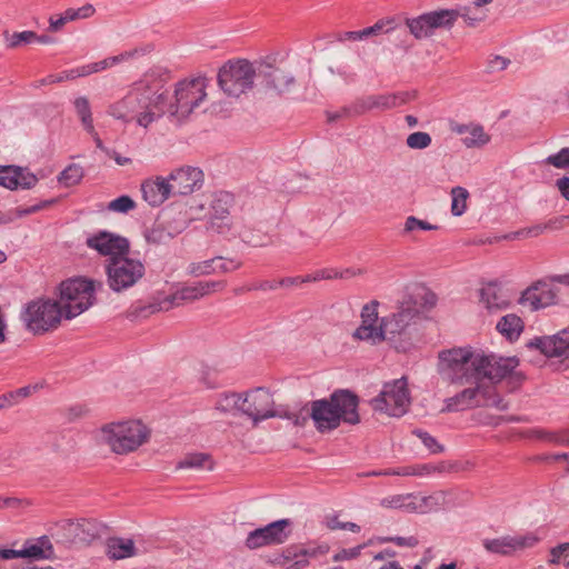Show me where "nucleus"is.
<instances>
[{"instance_id": "c85d7f7f", "label": "nucleus", "mask_w": 569, "mask_h": 569, "mask_svg": "<svg viewBox=\"0 0 569 569\" xmlns=\"http://www.w3.org/2000/svg\"><path fill=\"white\" fill-rule=\"evenodd\" d=\"M450 129L452 132L462 136L461 142L468 149H481L491 140L490 134L479 123H452Z\"/></svg>"}, {"instance_id": "9b49d317", "label": "nucleus", "mask_w": 569, "mask_h": 569, "mask_svg": "<svg viewBox=\"0 0 569 569\" xmlns=\"http://www.w3.org/2000/svg\"><path fill=\"white\" fill-rule=\"evenodd\" d=\"M370 405L375 411L390 417H402L410 405L406 380L401 378L385 383L380 393L371 399Z\"/></svg>"}, {"instance_id": "a19ab883", "label": "nucleus", "mask_w": 569, "mask_h": 569, "mask_svg": "<svg viewBox=\"0 0 569 569\" xmlns=\"http://www.w3.org/2000/svg\"><path fill=\"white\" fill-rule=\"evenodd\" d=\"M242 400V393H224L220 396L216 403V409L223 413H237L240 412Z\"/></svg>"}, {"instance_id": "2eb2a0df", "label": "nucleus", "mask_w": 569, "mask_h": 569, "mask_svg": "<svg viewBox=\"0 0 569 569\" xmlns=\"http://www.w3.org/2000/svg\"><path fill=\"white\" fill-rule=\"evenodd\" d=\"M453 13L447 9H440L422 13L416 18L406 19L409 32L417 39H426L433 34L437 29H450L452 27Z\"/></svg>"}, {"instance_id": "5701e85b", "label": "nucleus", "mask_w": 569, "mask_h": 569, "mask_svg": "<svg viewBox=\"0 0 569 569\" xmlns=\"http://www.w3.org/2000/svg\"><path fill=\"white\" fill-rule=\"evenodd\" d=\"M258 78H262L267 89L279 94L289 92L296 82L292 73L263 61L258 62Z\"/></svg>"}, {"instance_id": "37998d69", "label": "nucleus", "mask_w": 569, "mask_h": 569, "mask_svg": "<svg viewBox=\"0 0 569 569\" xmlns=\"http://www.w3.org/2000/svg\"><path fill=\"white\" fill-rule=\"evenodd\" d=\"M84 171L80 164H69L59 176V182L66 187H71L81 181Z\"/></svg>"}, {"instance_id": "bb28decb", "label": "nucleus", "mask_w": 569, "mask_h": 569, "mask_svg": "<svg viewBox=\"0 0 569 569\" xmlns=\"http://www.w3.org/2000/svg\"><path fill=\"white\" fill-rule=\"evenodd\" d=\"M38 182L32 172L17 166L0 167V186L10 189H31Z\"/></svg>"}, {"instance_id": "4c0bfd02", "label": "nucleus", "mask_w": 569, "mask_h": 569, "mask_svg": "<svg viewBox=\"0 0 569 569\" xmlns=\"http://www.w3.org/2000/svg\"><path fill=\"white\" fill-rule=\"evenodd\" d=\"M497 331L509 341L519 338L523 330V321L515 313H508L500 318L496 325Z\"/></svg>"}, {"instance_id": "58836bf2", "label": "nucleus", "mask_w": 569, "mask_h": 569, "mask_svg": "<svg viewBox=\"0 0 569 569\" xmlns=\"http://www.w3.org/2000/svg\"><path fill=\"white\" fill-rule=\"evenodd\" d=\"M177 469H190L196 471L212 470L213 462L208 453L193 452L186 455L180 461H178Z\"/></svg>"}, {"instance_id": "6e6552de", "label": "nucleus", "mask_w": 569, "mask_h": 569, "mask_svg": "<svg viewBox=\"0 0 569 569\" xmlns=\"http://www.w3.org/2000/svg\"><path fill=\"white\" fill-rule=\"evenodd\" d=\"M258 77V63L244 59L228 61L218 73V84L230 97H239L250 90Z\"/></svg>"}, {"instance_id": "338daca9", "label": "nucleus", "mask_w": 569, "mask_h": 569, "mask_svg": "<svg viewBox=\"0 0 569 569\" xmlns=\"http://www.w3.org/2000/svg\"><path fill=\"white\" fill-rule=\"evenodd\" d=\"M337 40L340 41V42H345V41H348V40H351V41L363 40L362 30L341 32V33H339L337 36Z\"/></svg>"}, {"instance_id": "0eeeda50", "label": "nucleus", "mask_w": 569, "mask_h": 569, "mask_svg": "<svg viewBox=\"0 0 569 569\" xmlns=\"http://www.w3.org/2000/svg\"><path fill=\"white\" fill-rule=\"evenodd\" d=\"M208 79L197 77L190 80H182L177 83L173 93V101L167 102V112L177 120L188 118L207 97Z\"/></svg>"}, {"instance_id": "f3484780", "label": "nucleus", "mask_w": 569, "mask_h": 569, "mask_svg": "<svg viewBox=\"0 0 569 569\" xmlns=\"http://www.w3.org/2000/svg\"><path fill=\"white\" fill-rule=\"evenodd\" d=\"M86 244L89 249L97 251L103 257H108V259L129 254L130 249L127 238L107 230H99L88 236Z\"/></svg>"}, {"instance_id": "774afa93", "label": "nucleus", "mask_w": 569, "mask_h": 569, "mask_svg": "<svg viewBox=\"0 0 569 569\" xmlns=\"http://www.w3.org/2000/svg\"><path fill=\"white\" fill-rule=\"evenodd\" d=\"M557 187L562 197L569 201V177H562L558 179Z\"/></svg>"}, {"instance_id": "2f4dec72", "label": "nucleus", "mask_w": 569, "mask_h": 569, "mask_svg": "<svg viewBox=\"0 0 569 569\" xmlns=\"http://www.w3.org/2000/svg\"><path fill=\"white\" fill-rule=\"evenodd\" d=\"M141 191L143 199L152 207L162 204L172 196L169 181L161 177H157L154 180H146L141 184Z\"/></svg>"}, {"instance_id": "79ce46f5", "label": "nucleus", "mask_w": 569, "mask_h": 569, "mask_svg": "<svg viewBox=\"0 0 569 569\" xmlns=\"http://www.w3.org/2000/svg\"><path fill=\"white\" fill-rule=\"evenodd\" d=\"M469 192L466 188L455 187L451 189V213L460 217L466 212Z\"/></svg>"}, {"instance_id": "ddd939ff", "label": "nucleus", "mask_w": 569, "mask_h": 569, "mask_svg": "<svg viewBox=\"0 0 569 569\" xmlns=\"http://www.w3.org/2000/svg\"><path fill=\"white\" fill-rule=\"evenodd\" d=\"M226 288V281H198L192 284L183 286L177 289L172 295L167 296L158 305H149L143 311L154 313L157 311H168L179 306L182 301H194L214 291H221Z\"/></svg>"}, {"instance_id": "e2e57ef3", "label": "nucleus", "mask_w": 569, "mask_h": 569, "mask_svg": "<svg viewBox=\"0 0 569 569\" xmlns=\"http://www.w3.org/2000/svg\"><path fill=\"white\" fill-rule=\"evenodd\" d=\"M415 470L412 469V466L407 467H399L396 469H390L383 472H376L373 471L371 475L379 476V475H390V476H413Z\"/></svg>"}, {"instance_id": "864d4df0", "label": "nucleus", "mask_w": 569, "mask_h": 569, "mask_svg": "<svg viewBox=\"0 0 569 569\" xmlns=\"http://www.w3.org/2000/svg\"><path fill=\"white\" fill-rule=\"evenodd\" d=\"M545 162L558 169H569V147L562 148L555 154H550Z\"/></svg>"}, {"instance_id": "393cba45", "label": "nucleus", "mask_w": 569, "mask_h": 569, "mask_svg": "<svg viewBox=\"0 0 569 569\" xmlns=\"http://www.w3.org/2000/svg\"><path fill=\"white\" fill-rule=\"evenodd\" d=\"M378 302L372 301L363 306L361 310V325L353 332V338L362 341H368L371 345L381 342V323L377 326L378 321Z\"/></svg>"}, {"instance_id": "a18cd8bd", "label": "nucleus", "mask_w": 569, "mask_h": 569, "mask_svg": "<svg viewBox=\"0 0 569 569\" xmlns=\"http://www.w3.org/2000/svg\"><path fill=\"white\" fill-rule=\"evenodd\" d=\"M431 136L428 132L423 131H416L413 133H410L406 139L407 146L413 150L426 149L431 144Z\"/></svg>"}, {"instance_id": "49530a36", "label": "nucleus", "mask_w": 569, "mask_h": 569, "mask_svg": "<svg viewBox=\"0 0 569 569\" xmlns=\"http://www.w3.org/2000/svg\"><path fill=\"white\" fill-rule=\"evenodd\" d=\"M495 385L496 383L487 381L488 395H480V397L485 400L486 406L493 407L500 411H505L508 409V403L503 400L502 397L493 391L492 386Z\"/></svg>"}, {"instance_id": "20e7f679", "label": "nucleus", "mask_w": 569, "mask_h": 569, "mask_svg": "<svg viewBox=\"0 0 569 569\" xmlns=\"http://www.w3.org/2000/svg\"><path fill=\"white\" fill-rule=\"evenodd\" d=\"M148 437L147 427L136 420L108 423L100 430V440L117 455H127L137 450Z\"/></svg>"}, {"instance_id": "1a4fd4ad", "label": "nucleus", "mask_w": 569, "mask_h": 569, "mask_svg": "<svg viewBox=\"0 0 569 569\" xmlns=\"http://www.w3.org/2000/svg\"><path fill=\"white\" fill-rule=\"evenodd\" d=\"M62 317L64 315L59 302L50 299L30 301L21 312V320L24 327L34 335L56 329Z\"/></svg>"}, {"instance_id": "e433bc0d", "label": "nucleus", "mask_w": 569, "mask_h": 569, "mask_svg": "<svg viewBox=\"0 0 569 569\" xmlns=\"http://www.w3.org/2000/svg\"><path fill=\"white\" fill-rule=\"evenodd\" d=\"M181 232L178 228H170L162 221L156 222L151 228L144 231V238L151 244H166L172 238Z\"/></svg>"}, {"instance_id": "72a5a7b5", "label": "nucleus", "mask_w": 569, "mask_h": 569, "mask_svg": "<svg viewBox=\"0 0 569 569\" xmlns=\"http://www.w3.org/2000/svg\"><path fill=\"white\" fill-rule=\"evenodd\" d=\"M480 301L490 312L507 309L510 301L496 283H488L480 290Z\"/></svg>"}, {"instance_id": "4d7b16f0", "label": "nucleus", "mask_w": 569, "mask_h": 569, "mask_svg": "<svg viewBox=\"0 0 569 569\" xmlns=\"http://www.w3.org/2000/svg\"><path fill=\"white\" fill-rule=\"evenodd\" d=\"M510 60L502 56H493L488 59V70L490 72L502 71L508 68Z\"/></svg>"}, {"instance_id": "052dcab7", "label": "nucleus", "mask_w": 569, "mask_h": 569, "mask_svg": "<svg viewBox=\"0 0 569 569\" xmlns=\"http://www.w3.org/2000/svg\"><path fill=\"white\" fill-rule=\"evenodd\" d=\"M329 527L332 530L341 529V530H350L352 532H359L360 527L355 522H342L339 519L335 518L329 522Z\"/></svg>"}, {"instance_id": "0e129e2a", "label": "nucleus", "mask_w": 569, "mask_h": 569, "mask_svg": "<svg viewBox=\"0 0 569 569\" xmlns=\"http://www.w3.org/2000/svg\"><path fill=\"white\" fill-rule=\"evenodd\" d=\"M567 552H569V543L568 542L560 543L559 546L555 547L551 550V556H552L551 562L560 563L562 560V557L565 555H567Z\"/></svg>"}, {"instance_id": "c03bdc74", "label": "nucleus", "mask_w": 569, "mask_h": 569, "mask_svg": "<svg viewBox=\"0 0 569 569\" xmlns=\"http://www.w3.org/2000/svg\"><path fill=\"white\" fill-rule=\"evenodd\" d=\"M395 30V20L393 19H381L377 21L373 26L362 29V37L367 39L372 36H378L381 33H389Z\"/></svg>"}, {"instance_id": "3c124183", "label": "nucleus", "mask_w": 569, "mask_h": 569, "mask_svg": "<svg viewBox=\"0 0 569 569\" xmlns=\"http://www.w3.org/2000/svg\"><path fill=\"white\" fill-rule=\"evenodd\" d=\"M412 433L421 440V442L431 453H439L443 451V447L427 431L416 429L412 431Z\"/></svg>"}, {"instance_id": "39448f33", "label": "nucleus", "mask_w": 569, "mask_h": 569, "mask_svg": "<svg viewBox=\"0 0 569 569\" xmlns=\"http://www.w3.org/2000/svg\"><path fill=\"white\" fill-rule=\"evenodd\" d=\"M96 287L101 288V282L86 278H74L60 284L59 305L64 318L72 319L88 310L96 301Z\"/></svg>"}, {"instance_id": "5fc2aeb1", "label": "nucleus", "mask_w": 569, "mask_h": 569, "mask_svg": "<svg viewBox=\"0 0 569 569\" xmlns=\"http://www.w3.org/2000/svg\"><path fill=\"white\" fill-rule=\"evenodd\" d=\"M363 546H357L349 549H341L333 555L332 560L336 562L356 559L360 556Z\"/></svg>"}, {"instance_id": "dca6fc26", "label": "nucleus", "mask_w": 569, "mask_h": 569, "mask_svg": "<svg viewBox=\"0 0 569 569\" xmlns=\"http://www.w3.org/2000/svg\"><path fill=\"white\" fill-rule=\"evenodd\" d=\"M291 525L290 519H280L257 528L248 533L246 546L249 549H258L263 546L283 543L290 536Z\"/></svg>"}, {"instance_id": "de8ad7c7", "label": "nucleus", "mask_w": 569, "mask_h": 569, "mask_svg": "<svg viewBox=\"0 0 569 569\" xmlns=\"http://www.w3.org/2000/svg\"><path fill=\"white\" fill-rule=\"evenodd\" d=\"M108 210L128 213L136 208V202L129 196H120L108 203Z\"/></svg>"}, {"instance_id": "7ed1b4c3", "label": "nucleus", "mask_w": 569, "mask_h": 569, "mask_svg": "<svg viewBox=\"0 0 569 569\" xmlns=\"http://www.w3.org/2000/svg\"><path fill=\"white\" fill-rule=\"evenodd\" d=\"M358 403V397L351 391L337 390L329 398L310 402V418L321 433L337 429L341 422L357 425L360 421Z\"/></svg>"}, {"instance_id": "cd10ccee", "label": "nucleus", "mask_w": 569, "mask_h": 569, "mask_svg": "<svg viewBox=\"0 0 569 569\" xmlns=\"http://www.w3.org/2000/svg\"><path fill=\"white\" fill-rule=\"evenodd\" d=\"M523 307H529L531 311L546 308L556 302V295L546 282H537L525 290L519 299Z\"/></svg>"}, {"instance_id": "a878e982", "label": "nucleus", "mask_w": 569, "mask_h": 569, "mask_svg": "<svg viewBox=\"0 0 569 569\" xmlns=\"http://www.w3.org/2000/svg\"><path fill=\"white\" fill-rule=\"evenodd\" d=\"M242 262L236 259H227L221 256L214 258L191 262L187 267V273L192 277H203L214 273H228L239 269Z\"/></svg>"}, {"instance_id": "c9c22d12", "label": "nucleus", "mask_w": 569, "mask_h": 569, "mask_svg": "<svg viewBox=\"0 0 569 569\" xmlns=\"http://www.w3.org/2000/svg\"><path fill=\"white\" fill-rule=\"evenodd\" d=\"M107 556L113 560L126 559L136 556V547L132 539L111 537L106 542Z\"/></svg>"}, {"instance_id": "09e8293b", "label": "nucleus", "mask_w": 569, "mask_h": 569, "mask_svg": "<svg viewBox=\"0 0 569 569\" xmlns=\"http://www.w3.org/2000/svg\"><path fill=\"white\" fill-rule=\"evenodd\" d=\"M133 54H134V52L129 51V52L120 53L118 56L106 58L98 62H92L91 64H92L94 73H96V72L106 70L117 63H120V62L131 58Z\"/></svg>"}, {"instance_id": "13d9d810", "label": "nucleus", "mask_w": 569, "mask_h": 569, "mask_svg": "<svg viewBox=\"0 0 569 569\" xmlns=\"http://www.w3.org/2000/svg\"><path fill=\"white\" fill-rule=\"evenodd\" d=\"M380 541L381 542H393L399 547H409V548H413L418 545V539L413 536H411V537H399V536L385 537V538L380 539Z\"/></svg>"}, {"instance_id": "7c9ffc66", "label": "nucleus", "mask_w": 569, "mask_h": 569, "mask_svg": "<svg viewBox=\"0 0 569 569\" xmlns=\"http://www.w3.org/2000/svg\"><path fill=\"white\" fill-rule=\"evenodd\" d=\"M492 0H475L470 4L459 7L456 9H447L453 13L452 26L455 22L462 18L467 26L475 27L485 21L488 17L486 6L491 3Z\"/></svg>"}, {"instance_id": "69168bd1", "label": "nucleus", "mask_w": 569, "mask_h": 569, "mask_svg": "<svg viewBox=\"0 0 569 569\" xmlns=\"http://www.w3.org/2000/svg\"><path fill=\"white\" fill-rule=\"evenodd\" d=\"M412 469L415 470L413 476H427L435 471H442V467H437L429 463L412 466Z\"/></svg>"}, {"instance_id": "f8f14e48", "label": "nucleus", "mask_w": 569, "mask_h": 569, "mask_svg": "<svg viewBox=\"0 0 569 569\" xmlns=\"http://www.w3.org/2000/svg\"><path fill=\"white\" fill-rule=\"evenodd\" d=\"M57 542L66 546L89 545L100 536V526L94 520H61L51 528Z\"/></svg>"}, {"instance_id": "603ef678", "label": "nucleus", "mask_w": 569, "mask_h": 569, "mask_svg": "<svg viewBox=\"0 0 569 569\" xmlns=\"http://www.w3.org/2000/svg\"><path fill=\"white\" fill-rule=\"evenodd\" d=\"M438 228H439L438 226L431 224L428 221L420 220V219L416 218L415 216H409L406 219L403 232L409 233V232H412L418 229L425 230V231H431V230H437Z\"/></svg>"}, {"instance_id": "ea45409f", "label": "nucleus", "mask_w": 569, "mask_h": 569, "mask_svg": "<svg viewBox=\"0 0 569 569\" xmlns=\"http://www.w3.org/2000/svg\"><path fill=\"white\" fill-rule=\"evenodd\" d=\"M73 106L78 117L80 118L83 129L88 133H92L94 126L89 100L86 97H79L73 101Z\"/></svg>"}, {"instance_id": "680f3d73", "label": "nucleus", "mask_w": 569, "mask_h": 569, "mask_svg": "<svg viewBox=\"0 0 569 569\" xmlns=\"http://www.w3.org/2000/svg\"><path fill=\"white\" fill-rule=\"evenodd\" d=\"M92 73H94L92 64L88 63V64L69 70L67 73V78L86 77V76H89Z\"/></svg>"}, {"instance_id": "a211bd4d", "label": "nucleus", "mask_w": 569, "mask_h": 569, "mask_svg": "<svg viewBox=\"0 0 569 569\" xmlns=\"http://www.w3.org/2000/svg\"><path fill=\"white\" fill-rule=\"evenodd\" d=\"M527 348L539 350L548 358H562L569 367V327L551 336L535 337L527 342Z\"/></svg>"}, {"instance_id": "9d476101", "label": "nucleus", "mask_w": 569, "mask_h": 569, "mask_svg": "<svg viewBox=\"0 0 569 569\" xmlns=\"http://www.w3.org/2000/svg\"><path fill=\"white\" fill-rule=\"evenodd\" d=\"M107 283L113 292H122L137 284L146 273V267L139 259L128 254L104 261Z\"/></svg>"}, {"instance_id": "6e6d98bb", "label": "nucleus", "mask_w": 569, "mask_h": 569, "mask_svg": "<svg viewBox=\"0 0 569 569\" xmlns=\"http://www.w3.org/2000/svg\"><path fill=\"white\" fill-rule=\"evenodd\" d=\"M422 502L426 507V510H428V511L437 510L445 502V493L440 491V492H436L431 496L423 497Z\"/></svg>"}, {"instance_id": "6ab92c4d", "label": "nucleus", "mask_w": 569, "mask_h": 569, "mask_svg": "<svg viewBox=\"0 0 569 569\" xmlns=\"http://www.w3.org/2000/svg\"><path fill=\"white\" fill-rule=\"evenodd\" d=\"M415 98V93L403 91L390 94L368 96L358 99L345 113L363 114L373 109L388 110L402 106Z\"/></svg>"}, {"instance_id": "f03ea898", "label": "nucleus", "mask_w": 569, "mask_h": 569, "mask_svg": "<svg viewBox=\"0 0 569 569\" xmlns=\"http://www.w3.org/2000/svg\"><path fill=\"white\" fill-rule=\"evenodd\" d=\"M167 112V94L160 80L146 76L130 91L109 107L108 113L123 122L134 121L148 128Z\"/></svg>"}, {"instance_id": "b1692460", "label": "nucleus", "mask_w": 569, "mask_h": 569, "mask_svg": "<svg viewBox=\"0 0 569 569\" xmlns=\"http://www.w3.org/2000/svg\"><path fill=\"white\" fill-rule=\"evenodd\" d=\"M203 173L194 167H182L172 171L167 179L172 196H186L194 191L202 183Z\"/></svg>"}, {"instance_id": "4be33fe9", "label": "nucleus", "mask_w": 569, "mask_h": 569, "mask_svg": "<svg viewBox=\"0 0 569 569\" xmlns=\"http://www.w3.org/2000/svg\"><path fill=\"white\" fill-rule=\"evenodd\" d=\"M538 542L532 533L518 536H502L495 539H483L482 546L486 551L500 556H509L517 550L530 548Z\"/></svg>"}, {"instance_id": "bf43d9fd", "label": "nucleus", "mask_w": 569, "mask_h": 569, "mask_svg": "<svg viewBox=\"0 0 569 569\" xmlns=\"http://www.w3.org/2000/svg\"><path fill=\"white\" fill-rule=\"evenodd\" d=\"M283 417L291 420L296 426L303 427L310 418V408L305 407L299 413L287 412Z\"/></svg>"}, {"instance_id": "412c9836", "label": "nucleus", "mask_w": 569, "mask_h": 569, "mask_svg": "<svg viewBox=\"0 0 569 569\" xmlns=\"http://www.w3.org/2000/svg\"><path fill=\"white\" fill-rule=\"evenodd\" d=\"M488 380L467 383V388L445 400L442 412H457L480 406V395H488Z\"/></svg>"}, {"instance_id": "aec40b11", "label": "nucleus", "mask_w": 569, "mask_h": 569, "mask_svg": "<svg viewBox=\"0 0 569 569\" xmlns=\"http://www.w3.org/2000/svg\"><path fill=\"white\" fill-rule=\"evenodd\" d=\"M233 198L229 192H220L216 196L211 204L208 230L219 234L232 233L234 227L230 221V208Z\"/></svg>"}, {"instance_id": "4468645a", "label": "nucleus", "mask_w": 569, "mask_h": 569, "mask_svg": "<svg viewBox=\"0 0 569 569\" xmlns=\"http://www.w3.org/2000/svg\"><path fill=\"white\" fill-rule=\"evenodd\" d=\"M240 413L249 417L253 426L269 418L281 417V413L274 410L272 395L264 388L242 393Z\"/></svg>"}, {"instance_id": "c756f323", "label": "nucleus", "mask_w": 569, "mask_h": 569, "mask_svg": "<svg viewBox=\"0 0 569 569\" xmlns=\"http://www.w3.org/2000/svg\"><path fill=\"white\" fill-rule=\"evenodd\" d=\"M329 551L327 545L308 548H288L283 552V565L289 563L284 569H303L309 563V558H317Z\"/></svg>"}, {"instance_id": "8fccbe9b", "label": "nucleus", "mask_w": 569, "mask_h": 569, "mask_svg": "<svg viewBox=\"0 0 569 569\" xmlns=\"http://www.w3.org/2000/svg\"><path fill=\"white\" fill-rule=\"evenodd\" d=\"M37 38V33L33 31H21V32H13L8 38V47L9 48H18L22 44H29L34 42Z\"/></svg>"}, {"instance_id": "423d86ee", "label": "nucleus", "mask_w": 569, "mask_h": 569, "mask_svg": "<svg viewBox=\"0 0 569 569\" xmlns=\"http://www.w3.org/2000/svg\"><path fill=\"white\" fill-rule=\"evenodd\" d=\"M418 309L410 302H403L397 312L381 318V342L389 341L396 350L407 351L412 346L411 322Z\"/></svg>"}, {"instance_id": "473e14b6", "label": "nucleus", "mask_w": 569, "mask_h": 569, "mask_svg": "<svg viewBox=\"0 0 569 569\" xmlns=\"http://www.w3.org/2000/svg\"><path fill=\"white\" fill-rule=\"evenodd\" d=\"M21 558L34 560L50 559L53 556V546L48 536L28 539L20 549Z\"/></svg>"}, {"instance_id": "f257e3e1", "label": "nucleus", "mask_w": 569, "mask_h": 569, "mask_svg": "<svg viewBox=\"0 0 569 569\" xmlns=\"http://www.w3.org/2000/svg\"><path fill=\"white\" fill-rule=\"evenodd\" d=\"M518 365L515 357L485 355L471 348H451L438 355V372L441 378L459 386L482 380L491 383L502 380L519 383L521 376L516 371Z\"/></svg>"}, {"instance_id": "f704fd0d", "label": "nucleus", "mask_w": 569, "mask_h": 569, "mask_svg": "<svg viewBox=\"0 0 569 569\" xmlns=\"http://www.w3.org/2000/svg\"><path fill=\"white\" fill-rule=\"evenodd\" d=\"M232 233L253 248L267 247L273 243L271 236L262 231L261 228L248 223H243L240 229L234 228Z\"/></svg>"}]
</instances>
